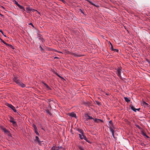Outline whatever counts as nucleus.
Here are the masks:
<instances>
[{
    "mask_svg": "<svg viewBox=\"0 0 150 150\" xmlns=\"http://www.w3.org/2000/svg\"><path fill=\"white\" fill-rule=\"evenodd\" d=\"M64 148L62 146H53L51 148V150H65Z\"/></svg>",
    "mask_w": 150,
    "mask_h": 150,
    "instance_id": "1",
    "label": "nucleus"
},
{
    "mask_svg": "<svg viewBox=\"0 0 150 150\" xmlns=\"http://www.w3.org/2000/svg\"><path fill=\"white\" fill-rule=\"evenodd\" d=\"M6 105L8 107L11 108L14 112H16V110L15 109V108L12 105L9 103H6Z\"/></svg>",
    "mask_w": 150,
    "mask_h": 150,
    "instance_id": "2",
    "label": "nucleus"
},
{
    "mask_svg": "<svg viewBox=\"0 0 150 150\" xmlns=\"http://www.w3.org/2000/svg\"><path fill=\"white\" fill-rule=\"evenodd\" d=\"M4 131L5 133L7 134L9 136H11V134L7 130L6 128L2 127L1 128Z\"/></svg>",
    "mask_w": 150,
    "mask_h": 150,
    "instance_id": "3",
    "label": "nucleus"
},
{
    "mask_svg": "<svg viewBox=\"0 0 150 150\" xmlns=\"http://www.w3.org/2000/svg\"><path fill=\"white\" fill-rule=\"evenodd\" d=\"M79 138L81 139H84L85 140L87 141V138L84 136L83 134H79Z\"/></svg>",
    "mask_w": 150,
    "mask_h": 150,
    "instance_id": "4",
    "label": "nucleus"
},
{
    "mask_svg": "<svg viewBox=\"0 0 150 150\" xmlns=\"http://www.w3.org/2000/svg\"><path fill=\"white\" fill-rule=\"evenodd\" d=\"M33 127H34L35 133L38 135L39 134V133L38 132V129L36 126L35 124H33Z\"/></svg>",
    "mask_w": 150,
    "mask_h": 150,
    "instance_id": "5",
    "label": "nucleus"
},
{
    "mask_svg": "<svg viewBox=\"0 0 150 150\" xmlns=\"http://www.w3.org/2000/svg\"><path fill=\"white\" fill-rule=\"evenodd\" d=\"M121 68H119L117 69V74L118 76L120 77H121Z\"/></svg>",
    "mask_w": 150,
    "mask_h": 150,
    "instance_id": "6",
    "label": "nucleus"
},
{
    "mask_svg": "<svg viewBox=\"0 0 150 150\" xmlns=\"http://www.w3.org/2000/svg\"><path fill=\"white\" fill-rule=\"evenodd\" d=\"M109 43L110 45H111V47L110 48H111V49L112 50L114 51H115L116 52H117L118 51V50L117 49H114L113 48V47L111 43L110 42H109Z\"/></svg>",
    "mask_w": 150,
    "mask_h": 150,
    "instance_id": "7",
    "label": "nucleus"
},
{
    "mask_svg": "<svg viewBox=\"0 0 150 150\" xmlns=\"http://www.w3.org/2000/svg\"><path fill=\"white\" fill-rule=\"evenodd\" d=\"M13 79V81L16 83L18 85L20 84V81L19 80L17 79L15 77Z\"/></svg>",
    "mask_w": 150,
    "mask_h": 150,
    "instance_id": "8",
    "label": "nucleus"
},
{
    "mask_svg": "<svg viewBox=\"0 0 150 150\" xmlns=\"http://www.w3.org/2000/svg\"><path fill=\"white\" fill-rule=\"evenodd\" d=\"M71 55H73L75 57H80L81 56H83V55H81L79 54H77L73 52H72V53H71Z\"/></svg>",
    "mask_w": 150,
    "mask_h": 150,
    "instance_id": "9",
    "label": "nucleus"
},
{
    "mask_svg": "<svg viewBox=\"0 0 150 150\" xmlns=\"http://www.w3.org/2000/svg\"><path fill=\"white\" fill-rule=\"evenodd\" d=\"M69 116H71L72 117H76V114L73 112L69 113Z\"/></svg>",
    "mask_w": 150,
    "mask_h": 150,
    "instance_id": "10",
    "label": "nucleus"
},
{
    "mask_svg": "<svg viewBox=\"0 0 150 150\" xmlns=\"http://www.w3.org/2000/svg\"><path fill=\"white\" fill-rule=\"evenodd\" d=\"M142 105L144 106V107H147L148 106V104L147 103H146L145 101H143L142 103Z\"/></svg>",
    "mask_w": 150,
    "mask_h": 150,
    "instance_id": "11",
    "label": "nucleus"
},
{
    "mask_svg": "<svg viewBox=\"0 0 150 150\" xmlns=\"http://www.w3.org/2000/svg\"><path fill=\"white\" fill-rule=\"evenodd\" d=\"M110 131L112 132V135L114 137V130L112 129L111 127H110Z\"/></svg>",
    "mask_w": 150,
    "mask_h": 150,
    "instance_id": "12",
    "label": "nucleus"
},
{
    "mask_svg": "<svg viewBox=\"0 0 150 150\" xmlns=\"http://www.w3.org/2000/svg\"><path fill=\"white\" fill-rule=\"evenodd\" d=\"M131 108L132 110H133L135 112H136L137 110L139 111V110L140 109V108L136 109L133 106H132L131 107Z\"/></svg>",
    "mask_w": 150,
    "mask_h": 150,
    "instance_id": "13",
    "label": "nucleus"
},
{
    "mask_svg": "<svg viewBox=\"0 0 150 150\" xmlns=\"http://www.w3.org/2000/svg\"><path fill=\"white\" fill-rule=\"evenodd\" d=\"M35 140L38 141L39 144H40L41 143V141L39 140V138L38 137L36 136L35 137Z\"/></svg>",
    "mask_w": 150,
    "mask_h": 150,
    "instance_id": "14",
    "label": "nucleus"
},
{
    "mask_svg": "<svg viewBox=\"0 0 150 150\" xmlns=\"http://www.w3.org/2000/svg\"><path fill=\"white\" fill-rule=\"evenodd\" d=\"M9 118H10V122H11L14 120V119L11 116H10Z\"/></svg>",
    "mask_w": 150,
    "mask_h": 150,
    "instance_id": "15",
    "label": "nucleus"
},
{
    "mask_svg": "<svg viewBox=\"0 0 150 150\" xmlns=\"http://www.w3.org/2000/svg\"><path fill=\"white\" fill-rule=\"evenodd\" d=\"M86 116H87L88 117V118H87V119H93V118L92 117L89 116L88 114H86Z\"/></svg>",
    "mask_w": 150,
    "mask_h": 150,
    "instance_id": "16",
    "label": "nucleus"
},
{
    "mask_svg": "<svg viewBox=\"0 0 150 150\" xmlns=\"http://www.w3.org/2000/svg\"><path fill=\"white\" fill-rule=\"evenodd\" d=\"M65 54H71V53L72 52H70L69 51L67 50H65Z\"/></svg>",
    "mask_w": 150,
    "mask_h": 150,
    "instance_id": "17",
    "label": "nucleus"
},
{
    "mask_svg": "<svg viewBox=\"0 0 150 150\" xmlns=\"http://www.w3.org/2000/svg\"><path fill=\"white\" fill-rule=\"evenodd\" d=\"M55 74H56L59 77H60V78H61V79H63L64 80H65V79L63 78L62 77V76H60L59 75L57 72H55Z\"/></svg>",
    "mask_w": 150,
    "mask_h": 150,
    "instance_id": "18",
    "label": "nucleus"
},
{
    "mask_svg": "<svg viewBox=\"0 0 150 150\" xmlns=\"http://www.w3.org/2000/svg\"><path fill=\"white\" fill-rule=\"evenodd\" d=\"M124 98L126 101L127 102L129 103L130 101V100L127 98L125 97Z\"/></svg>",
    "mask_w": 150,
    "mask_h": 150,
    "instance_id": "19",
    "label": "nucleus"
},
{
    "mask_svg": "<svg viewBox=\"0 0 150 150\" xmlns=\"http://www.w3.org/2000/svg\"><path fill=\"white\" fill-rule=\"evenodd\" d=\"M12 122V124H13V126H16L17 125L16 122L15 121H13V122Z\"/></svg>",
    "mask_w": 150,
    "mask_h": 150,
    "instance_id": "20",
    "label": "nucleus"
},
{
    "mask_svg": "<svg viewBox=\"0 0 150 150\" xmlns=\"http://www.w3.org/2000/svg\"><path fill=\"white\" fill-rule=\"evenodd\" d=\"M86 1L88 2L90 4H91L94 6H95L96 7H98L97 6H96L90 0H86Z\"/></svg>",
    "mask_w": 150,
    "mask_h": 150,
    "instance_id": "21",
    "label": "nucleus"
},
{
    "mask_svg": "<svg viewBox=\"0 0 150 150\" xmlns=\"http://www.w3.org/2000/svg\"><path fill=\"white\" fill-rule=\"evenodd\" d=\"M78 131L79 132H80L81 133V134H83V131L82 129H78Z\"/></svg>",
    "mask_w": 150,
    "mask_h": 150,
    "instance_id": "22",
    "label": "nucleus"
},
{
    "mask_svg": "<svg viewBox=\"0 0 150 150\" xmlns=\"http://www.w3.org/2000/svg\"><path fill=\"white\" fill-rule=\"evenodd\" d=\"M19 85H20L22 87H24L25 86V85L21 82L20 83V84H19Z\"/></svg>",
    "mask_w": 150,
    "mask_h": 150,
    "instance_id": "23",
    "label": "nucleus"
},
{
    "mask_svg": "<svg viewBox=\"0 0 150 150\" xmlns=\"http://www.w3.org/2000/svg\"><path fill=\"white\" fill-rule=\"evenodd\" d=\"M78 147L80 150H84L83 148L81 146H79Z\"/></svg>",
    "mask_w": 150,
    "mask_h": 150,
    "instance_id": "24",
    "label": "nucleus"
},
{
    "mask_svg": "<svg viewBox=\"0 0 150 150\" xmlns=\"http://www.w3.org/2000/svg\"><path fill=\"white\" fill-rule=\"evenodd\" d=\"M27 10H29V11H35V10L34 9H30L29 8H27Z\"/></svg>",
    "mask_w": 150,
    "mask_h": 150,
    "instance_id": "25",
    "label": "nucleus"
},
{
    "mask_svg": "<svg viewBox=\"0 0 150 150\" xmlns=\"http://www.w3.org/2000/svg\"><path fill=\"white\" fill-rule=\"evenodd\" d=\"M96 103L98 105H100V103L98 101H96Z\"/></svg>",
    "mask_w": 150,
    "mask_h": 150,
    "instance_id": "26",
    "label": "nucleus"
},
{
    "mask_svg": "<svg viewBox=\"0 0 150 150\" xmlns=\"http://www.w3.org/2000/svg\"><path fill=\"white\" fill-rule=\"evenodd\" d=\"M93 119L94 120L95 122H97V120H100V119H98L97 118H96L95 119Z\"/></svg>",
    "mask_w": 150,
    "mask_h": 150,
    "instance_id": "27",
    "label": "nucleus"
},
{
    "mask_svg": "<svg viewBox=\"0 0 150 150\" xmlns=\"http://www.w3.org/2000/svg\"><path fill=\"white\" fill-rule=\"evenodd\" d=\"M18 6L21 9H23V7L21 6L20 5H18Z\"/></svg>",
    "mask_w": 150,
    "mask_h": 150,
    "instance_id": "28",
    "label": "nucleus"
},
{
    "mask_svg": "<svg viewBox=\"0 0 150 150\" xmlns=\"http://www.w3.org/2000/svg\"><path fill=\"white\" fill-rule=\"evenodd\" d=\"M52 50H53V51H55V52H59V53H62H62H62V52L57 51L56 50H55L52 49Z\"/></svg>",
    "mask_w": 150,
    "mask_h": 150,
    "instance_id": "29",
    "label": "nucleus"
},
{
    "mask_svg": "<svg viewBox=\"0 0 150 150\" xmlns=\"http://www.w3.org/2000/svg\"><path fill=\"white\" fill-rule=\"evenodd\" d=\"M0 32H1L2 33V34L3 35L4 37H6V35L4 34L3 32L2 31V30H0Z\"/></svg>",
    "mask_w": 150,
    "mask_h": 150,
    "instance_id": "30",
    "label": "nucleus"
},
{
    "mask_svg": "<svg viewBox=\"0 0 150 150\" xmlns=\"http://www.w3.org/2000/svg\"><path fill=\"white\" fill-rule=\"evenodd\" d=\"M46 112L47 113H48L49 114H51L50 112L48 110H46Z\"/></svg>",
    "mask_w": 150,
    "mask_h": 150,
    "instance_id": "31",
    "label": "nucleus"
},
{
    "mask_svg": "<svg viewBox=\"0 0 150 150\" xmlns=\"http://www.w3.org/2000/svg\"><path fill=\"white\" fill-rule=\"evenodd\" d=\"M40 48L42 51H44L42 47L41 46H40Z\"/></svg>",
    "mask_w": 150,
    "mask_h": 150,
    "instance_id": "32",
    "label": "nucleus"
},
{
    "mask_svg": "<svg viewBox=\"0 0 150 150\" xmlns=\"http://www.w3.org/2000/svg\"><path fill=\"white\" fill-rule=\"evenodd\" d=\"M0 40H1V41L3 43H5V42L3 40L0 38Z\"/></svg>",
    "mask_w": 150,
    "mask_h": 150,
    "instance_id": "33",
    "label": "nucleus"
},
{
    "mask_svg": "<svg viewBox=\"0 0 150 150\" xmlns=\"http://www.w3.org/2000/svg\"><path fill=\"white\" fill-rule=\"evenodd\" d=\"M109 122L111 124H112V125H113V124L112 123V121L111 120H110L109 121Z\"/></svg>",
    "mask_w": 150,
    "mask_h": 150,
    "instance_id": "34",
    "label": "nucleus"
},
{
    "mask_svg": "<svg viewBox=\"0 0 150 150\" xmlns=\"http://www.w3.org/2000/svg\"><path fill=\"white\" fill-rule=\"evenodd\" d=\"M4 43V44H5L6 45H7L8 46H9V45H10L9 44H8L7 43H6L5 42V43Z\"/></svg>",
    "mask_w": 150,
    "mask_h": 150,
    "instance_id": "35",
    "label": "nucleus"
},
{
    "mask_svg": "<svg viewBox=\"0 0 150 150\" xmlns=\"http://www.w3.org/2000/svg\"><path fill=\"white\" fill-rule=\"evenodd\" d=\"M15 4L17 5L18 6V5H19V4L16 1L15 2Z\"/></svg>",
    "mask_w": 150,
    "mask_h": 150,
    "instance_id": "36",
    "label": "nucleus"
},
{
    "mask_svg": "<svg viewBox=\"0 0 150 150\" xmlns=\"http://www.w3.org/2000/svg\"><path fill=\"white\" fill-rule=\"evenodd\" d=\"M29 24L31 25L33 27H34L32 23H30Z\"/></svg>",
    "mask_w": 150,
    "mask_h": 150,
    "instance_id": "37",
    "label": "nucleus"
},
{
    "mask_svg": "<svg viewBox=\"0 0 150 150\" xmlns=\"http://www.w3.org/2000/svg\"><path fill=\"white\" fill-rule=\"evenodd\" d=\"M46 86V87L47 88H48L49 89H50L49 87L47 85Z\"/></svg>",
    "mask_w": 150,
    "mask_h": 150,
    "instance_id": "38",
    "label": "nucleus"
},
{
    "mask_svg": "<svg viewBox=\"0 0 150 150\" xmlns=\"http://www.w3.org/2000/svg\"><path fill=\"white\" fill-rule=\"evenodd\" d=\"M100 121H101L102 122H103V120H97V122H99Z\"/></svg>",
    "mask_w": 150,
    "mask_h": 150,
    "instance_id": "39",
    "label": "nucleus"
},
{
    "mask_svg": "<svg viewBox=\"0 0 150 150\" xmlns=\"http://www.w3.org/2000/svg\"><path fill=\"white\" fill-rule=\"evenodd\" d=\"M9 46L10 47H13V46L12 45H9Z\"/></svg>",
    "mask_w": 150,
    "mask_h": 150,
    "instance_id": "40",
    "label": "nucleus"
},
{
    "mask_svg": "<svg viewBox=\"0 0 150 150\" xmlns=\"http://www.w3.org/2000/svg\"><path fill=\"white\" fill-rule=\"evenodd\" d=\"M44 84L45 86H46L47 85L46 83H43Z\"/></svg>",
    "mask_w": 150,
    "mask_h": 150,
    "instance_id": "41",
    "label": "nucleus"
},
{
    "mask_svg": "<svg viewBox=\"0 0 150 150\" xmlns=\"http://www.w3.org/2000/svg\"><path fill=\"white\" fill-rule=\"evenodd\" d=\"M0 15L2 17L3 16V15L1 14H0Z\"/></svg>",
    "mask_w": 150,
    "mask_h": 150,
    "instance_id": "42",
    "label": "nucleus"
},
{
    "mask_svg": "<svg viewBox=\"0 0 150 150\" xmlns=\"http://www.w3.org/2000/svg\"><path fill=\"white\" fill-rule=\"evenodd\" d=\"M55 59H56V58H58L57 57H54V58Z\"/></svg>",
    "mask_w": 150,
    "mask_h": 150,
    "instance_id": "43",
    "label": "nucleus"
},
{
    "mask_svg": "<svg viewBox=\"0 0 150 150\" xmlns=\"http://www.w3.org/2000/svg\"><path fill=\"white\" fill-rule=\"evenodd\" d=\"M149 63V65L150 66V62L149 61L148 62Z\"/></svg>",
    "mask_w": 150,
    "mask_h": 150,
    "instance_id": "44",
    "label": "nucleus"
},
{
    "mask_svg": "<svg viewBox=\"0 0 150 150\" xmlns=\"http://www.w3.org/2000/svg\"><path fill=\"white\" fill-rule=\"evenodd\" d=\"M81 13H83V12L82 11V10H81Z\"/></svg>",
    "mask_w": 150,
    "mask_h": 150,
    "instance_id": "45",
    "label": "nucleus"
},
{
    "mask_svg": "<svg viewBox=\"0 0 150 150\" xmlns=\"http://www.w3.org/2000/svg\"><path fill=\"white\" fill-rule=\"evenodd\" d=\"M11 48H12L13 49H14V48H13V47H11Z\"/></svg>",
    "mask_w": 150,
    "mask_h": 150,
    "instance_id": "46",
    "label": "nucleus"
},
{
    "mask_svg": "<svg viewBox=\"0 0 150 150\" xmlns=\"http://www.w3.org/2000/svg\"><path fill=\"white\" fill-rule=\"evenodd\" d=\"M2 7H3V8H4V7H2Z\"/></svg>",
    "mask_w": 150,
    "mask_h": 150,
    "instance_id": "47",
    "label": "nucleus"
},
{
    "mask_svg": "<svg viewBox=\"0 0 150 150\" xmlns=\"http://www.w3.org/2000/svg\"><path fill=\"white\" fill-rule=\"evenodd\" d=\"M42 129H43V128H42Z\"/></svg>",
    "mask_w": 150,
    "mask_h": 150,
    "instance_id": "48",
    "label": "nucleus"
}]
</instances>
